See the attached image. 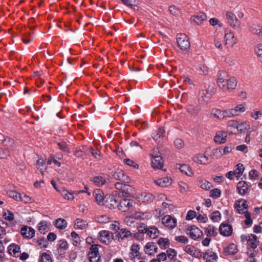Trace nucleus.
<instances>
[{
  "instance_id": "1",
  "label": "nucleus",
  "mask_w": 262,
  "mask_h": 262,
  "mask_svg": "<svg viewBox=\"0 0 262 262\" xmlns=\"http://www.w3.org/2000/svg\"><path fill=\"white\" fill-rule=\"evenodd\" d=\"M217 84L224 92L230 91L234 89L237 85L235 77L230 76L225 71H220L217 74Z\"/></svg>"
},
{
  "instance_id": "2",
  "label": "nucleus",
  "mask_w": 262,
  "mask_h": 262,
  "mask_svg": "<svg viewBox=\"0 0 262 262\" xmlns=\"http://www.w3.org/2000/svg\"><path fill=\"white\" fill-rule=\"evenodd\" d=\"M186 233L190 238L195 241L201 238L203 235L202 231L194 225L189 227L186 230Z\"/></svg>"
},
{
  "instance_id": "3",
  "label": "nucleus",
  "mask_w": 262,
  "mask_h": 262,
  "mask_svg": "<svg viewBox=\"0 0 262 262\" xmlns=\"http://www.w3.org/2000/svg\"><path fill=\"white\" fill-rule=\"evenodd\" d=\"M88 256L90 262H100L98 245H94L91 247Z\"/></svg>"
},
{
  "instance_id": "4",
  "label": "nucleus",
  "mask_w": 262,
  "mask_h": 262,
  "mask_svg": "<svg viewBox=\"0 0 262 262\" xmlns=\"http://www.w3.org/2000/svg\"><path fill=\"white\" fill-rule=\"evenodd\" d=\"M226 18L229 25L235 30H239L241 28V22L237 18L234 14L231 12H227Z\"/></svg>"
},
{
  "instance_id": "5",
  "label": "nucleus",
  "mask_w": 262,
  "mask_h": 262,
  "mask_svg": "<svg viewBox=\"0 0 262 262\" xmlns=\"http://www.w3.org/2000/svg\"><path fill=\"white\" fill-rule=\"evenodd\" d=\"M177 43L179 47L182 50H186L190 47V42L187 37L184 34H179L177 37Z\"/></svg>"
},
{
  "instance_id": "6",
  "label": "nucleus",
  "mask_w": 262,
  "mask_h": 262,
  "mask_svg": "<svg viewBox=\"0 0 262 262\" xmlns=\"http://www.w3.org/2000/svg\"><path fill=\"white\" fill-rule=\"evenodd\" d=\"M113 238V234L108 231L102 230L99 233V239L106 245L109 244Z\"/></svg>"
},
{
  "instance_id": "7",
  "label": "nucleus",
  "mask_w": 262,
  "mask_h": 262,
  "mask_svg": "<svg viewBox=\"0 0 262 262\" xmlns=\"http://www.w3.org/2000/svg\"><path fill=\"white\" fill-rule=\"evenodd\" d=\"M162 223L168 229H173L177 226V221L170 215H165L162 219Z\"/></svg>"
},
{
  "instance_id": "8",
  "label": "nucleus",
  "mask_w": 262,
  "mask_h": 262,
  "mask_svg": "<svg viewBox=\"0 0 262 262\" xmlns=\"http://www.w3.org/2000/svg\"><path fill=\"white\" fill-rule=\"evenodd\" d=\"M246 108L244 104L237 105L234 108L227 110L228 118L239 115L241 113L244 112Z\"/></svg>"
},
{
  "instance_id": "9",
  "label": "nucleus",
  "mask_w": 262,
  "mask_h": 262,
  "mask_svg": "<svg viewBox=\"0 0 262 262\" xmlns=\"http://www.w3.org/2000/svg\"><path fill=\"white\" fill-rule=\"evenodd\" d=\"M203 259L205 262H217L218 256L212 249H208L203 254Z\"/></svg>"
},
{
  "instance_id": "10",
  "label": "nucleus",
  "mask_w": 262,
  "mask_h": 262,
  "mask_svg": "<svg viewBox=\"0 0 262 262\" xmlns=\"http://www.w3.org/2000/svg\"><path fill=\"white\" fill-rule=\"evenodd\" d=\"M151 166L155 169H161L163 167V161L161 156H158L154 152L151 154Z\"/></svg>"
},
{
  "instance_id": "11",
  "label": "nucleus",
  "mask_w": 262,
  "mask_h": 262,
  "mask_svg": "<svg viewBox=\"0 0 262 262\" xmlns=\"http://www.w3.org/2000/svg\"><path fill=\"white\" fill-rule=\"evenodd\" d=\"M220 233L224 236H229L232 233V227L228 223H222L219 228Z\"/></svg>"
},
{
  "instance_id": "12",
  "label": "nucleus",
  "mask_w": 262,
  "mask_h": 262,
  "mask_svg": "<svg viewBox=\"0 0 262 262\" xmlns=\"http://www.w3.org/2000/svg\"><path fill=\"white\" fill-rule=\"evenodd\" d=\"M117 201L113 195L107 194L105 195V199L104 201H103V205L108 208H114L117 205Z\"/></svg>"
},
{
  "instance_id": "13",
  "label": "nucleus",
  "mask_w": 262,
  "mask_h": 262,
  "mask_svg": "<svg viewBox=\"0 0 262 262\" xmlns=\"http://www.w3.org/2000/svg\"><path fill=\"white\" fill-rule=\"evenodd\" d=\"M211 98V93L206 90H202L199 92V100L202 104L206 103Z\"/></svg>"
},
{
  "instance_id": "14",
  "label": "nucleus",
  "mask_w": 262,
  "mask_h": 262,
  "mask_svg": "<svg viewBox=\"0 0 262 262\" xmlns=\"http://www.w3.org/2000/svg\"><path fill=\"white\" fill-rule=\"evenodd\" d=\"M224 39L226 44H228L232 47L236 43V38L233 33L228 30H225Z\"/></svg>"
},
{
  "instance_id": "15",
  "label": "nucleus",
  "mask_w": 262,
  "mask_h": 262,
  "mask_svg": "<svg viewBox=\"0 0 262 262\" xmlns=\"http://www.w3.org/2000/svg\"><path fill=\"white\" fill-rule=\"evenodd\" d=\"M20 232L24 237L30 239L34 236L35 231L32 227L24 226L21 228Z\"/></svg>"
},
{
  "instance_id": "16",
  "label": "nucleus",
  "mask_w": 262,
  "mask_h": 262,
  "mask_svg": "<svg viewBox=\"0 0 262 262\" xmlns=\"http://www.w3.org/2000/svg\"><path fill=\"white\" fill-rule=\"evenodd\" d=\"M249 185L247 182L244 181H239L237 184V190L238 193L241 195H244L248 191Z\"/></svg>"
},
{
  "instance_id": "17",
  "label": "nucleus",
  "mask_w": 262,
  "mask_h": 262,
  "mask_svg": "<svg viewBox=\"0 0 262 262\" xmlns=\"http://www.w3.org/2000/svg\"><path fill=\"white\" fill-rule=\"evenodd\" d=\"M192 160L194 162L200 164L205 165L210 162L209 157L202 154L196 155L193 157Z\"/></svg>"
},
{
  "instance_id": "18",
  "label": "nucleus",
  "mask_w": 262,
  "mask_h": 262,
  "mask_svg": "<svg viewBox=\"0 0 262 262\" xmlns=\"http://www.w3.org/2000/svg\"><path fill=\"white\" fill-rule=\"evenodd\" d=\"M93 195L95 198L96 202L100 205H103V201L105 199V196H104L103 191L99 189H97L94 190Z\"/></svg>"
},
{
  "instance_id": "19",
  "label": "nucleus",
  "mask_w": 262,
  "mask_h": 262,
  "mask_svg": "<svg viewBox=\"0 0 262 262\" xmlns=\"http://www.w3.org/2000/svg\"><path fill=\"white\" fill-rule=\"evenodd\" d=\"M113 177L115 179L125 183H129L130 181L129 178L126 176L123 171L120 169L116 170L114 172Z\"/></svg>"
},
{
  "instance_id": "20",
  "label": "nucleus",
  "mask_w": 262,
  "mask_h": 262,
  "mask_svg": "<svg viewBox=\"0 0 262 262\" xmlns=\"http://www.w3.org/2000/svg\"><path fill=\"white\" fill-rule=\"evenodd\" d=\"M234 207L236 209L237 212L240 213H245L247 211L248 204L245 200L239 201L234 204Z\"/></svg>"
},
{
  "instance_id": "21",
  "label": "nucleus",
  "mask_w": 262,
  "mask_h": 262,
  "mask_svg": "<svg viewBox=\"0 0 262 262\" xmlns=\"http://www.w3.org/2000/svg\"><path fill=\"white\" fill-rule=\"evenodd\" d=\"M212 117L222 119L224 118H228L227 110L222 111L220 110L214 108L212 109L211 112Z\"/></svg>"
},
{
  "instance_id": "22",
  "label": "nucleus",
  "mask_w": 262,
  "mask_h": 262,
  "mask_svg": "<svg viewBox=\"0 0 262 262\" xmlns=\"http://www.w3.org/2000/svg\"><path fill=\"white\" fill-rule=\"evenodd\" d=\"M207 19L206 15L204 13H199L196 15H194L191 17L192 22H194L197 25H201L203 21Z\"/></svg>"
},
{
  "instance_id": "23",
  "label": "nucleus",
  "mask_w": 262,
  "mask_h": 262,
  "mask_svg": "<svg viewBox=\"0 0 262 262\" xmlns=\"http://www.w3.org/2000/svg\"><path fill=\"white\" fill-rule=\"evenodd\" d=\"M204 233L207 236H215L217 234V229L214 226L208 225L204 228Z\"/></svg>"
},
{
  "instance_id": "24",
  "label": "nucleus",
  "mask_w": 262,
  "mask_h": 262,
  "mask_svg": "<svg viewBox=\"0 0 262 262\" xmlns=\"http://www.w3.org/2000/svg\"><path fill=\"white\" fill-rule=\"evenodd\" d=\"M133 217L137 220H148L150 219L152 214L150 212H142L140 211L136 212L132 214Z\"/></svg>"
},
{
  "instance_id": "25",
  "label": "nucleus",
  "mask_w": 262,
  "mask_h": 262,
  "mask_svg": "<svg viewBox=\"0 0 262 262\" xmlns=\"http://www.w3.org/2000/svg\"><path fill=\"white\" fill-rule=\"evenodd\" d=\"M8 252L10 255L18 257L20 255V247L15 244H11L8 247Z\"/></svg>"
},
{
  "instance_id": "26",
  "label": "nucleus",
  "mask_w": 262,
  "mask_h": 262,
  "mask_svg": "<svg viewBox=\"0 0 262 262\" xmlns=\"http://www.w3.org/2000/svg\"><path fill=\"white\" fill-rule=\"evenodd\" d=\"M119 240H123L126 238L132 237V234L131 232L126 228H122L118 232L117 235Z\"/></svg>"
},
{
  "instance_id": "27",
  "label": "nucleus",
  "mask_w": 262,
  "mask_h": 262,
  "mask_svg": "<svg viewBox=\"0 0 262 262\" xmlns=\"http://www.w3.org/2000/svg\"><path fill=\"white\" fill-rule=\"evenodd\" d=\"M134 203V202L133 200L124 199L120 202L119 205L121 209L123 210V211H125L126 209L132 207L133 206Z\"/></svg>"
},
{
  "instance_id": "28",
  "label": "nucleus",
  "mask_w": 262,
  "mask_h": 262,
  "mask_svg": "<svg viewBox=\"0 0 262 262\" xmlns=\"http://www.w3.org/2000/svg\"><path fill=\"white\" fill-rule=\"evenodd\" d=\"M68 248L69 245L65 239H62L59 240L57 249L58 252L60 255L64 254L65 251H66Z\"/></svg>"
},
{
  "instance_id": "29",
  "label": "nucleus",
  "mask_w": 262,
  "mask_h": 262,
  "mask_svg": "<svg viewBox=\"0 0 262 262\" xmlns=\"http://www.w3.org/2000/svg\"><path fill=\"white\" fill-rule=\"evenodd\" d=\"M145 248V253L149 255L154 254L157 252L158 248L154 243H148Z\"/></svg>"
},
{
  "instance_id": "30",
  "label": "nucleus",
  "mask_w": 262,
  "mask_h": 262,
  "mask_svg": "<svg viewBox=\"0 0 262 262\" xmlns=\"http://www.w3.org/2000/svg\"><path fill=\"white\" fill-rule=\"evenodd\" d=\"M227 133L226 132L222 131L217 132L214 137V141L220 143H225L226 141Z\"/></svg>"
},
{
  "instance_id": "31",
  "label": "nucleus",
  "mask_w": 262,
  "mask_h": 262,
  "mask_svg": "<svg viewBox=\"0 0 262 262\" xmlns=\"http://www.w3.org/2000/svg\"><path fill=\"white\" fill-rule=\"evenodd\" d=\"M259 243L257 237L254 234H250L248 235V244L251 248L255 249Z\"/></svg>"
},
{
  "instance_id": "32",
  "label": "nucleus",
  "mask_w": 262,
  "mask_h": 262,
  "mask_svg": "<svg viewBox=\"0 0 262 262\" xmlns=\"http://www.w3.org/2000/svg\"><path fill=\"white\" fill-rule=\"evenodd\" d=\"M171 180L168 177H165L158 180L154 181V183L157 185L162 187H167L170 185L171 183Z\"/></svg>"
},
{
  "instance_id": "33",
  "label": "nucleus",
  "mask_w": 262,
  "mask_h": 262,
  "mask_svg": "<svg viewBox=\"0 0 262 262\" xmlns=\"http://www.w3.org/2000/svg\"><path fill=\"white\" fill-rule=\"evenodd\" d=\"M238 251L237 246L234 244H229L225 249L224 252L227 255H234Z\"/></svg>"
},
{
  "instance_id": "34",
  "label": "nucleus",
  "mask_w": 262,
  "mask_h": 262,
  "mask_svg": "<svg viewBox=\"0 0 262 262\" xmlns=\"http://www.w3.org/2000/svg\"><path fill=\"white\" fill-rule=\"evenodd\" d=\"M4 148L8 150L10 152L14 148V141L11 138L5 139L4 141Z\"/></svg>"
},
{
  "instance_id": "35",
  "label": "nucleus",
  "mask_w": 262,
  "mask_h": 262,
  "mask_svg": "<svg viewBox=\"0 0 262 262\" xmlns=\"http://www.w3.org/2000/svg\"><path fill=\"white\" fill-rule=\"evenodd\" d=\"M54 225L57 228L63 230L67 227V222L64 219L59 218L55 221Z\"/></svg>"
},
{
  "instance_id": "36",
  "label": "nucleus",
  "mask_w": 262,
  "mask_h": 262,
  "mask_svg": "<svg viewBox=\"0 0 262 262\" xmlns=\"http://www.w3.org/2000/svg\"><path fill=\"white\" fill-rule=\"evenodd\" d=\"M250 31L253 34L262 36V27L258 24H254L250 27Z\"/></svg>"
},
{
  "instance_id": "37",
  "label": "nucleus",
  "mask_w": 262,
  "mask_h": 262,
  "mask_svg": "<svg viewBox=\"0 0 262 262\" xmlns=\"http://www.w3.org/2000/svg\"><path fill=\"white\" fill-rule=\"evenodd\" d=\"M237 123L234 120H230L227 123L228 132L230 134H236Z\"/></svg>"
},
{
  "instance_id": "38",
  "label": "nucleus",
  "mask_w": 262,
  "mask_h": 262,
  "mask_svg": "<svg viewBox=\"0 0 262 262\" xmlns=\"http://www.w3.org/2000/svg\"><path fill=\"white\" fill-rule=\"evenodd\" d=\"M38 230L41 234H45L48 230V223L46 221L40 222L37 226Z\"/></svg>"
},
{
  "instance_id": "39",
  "label": "nucleus",
  "mask_w": 262,
  "mask_h": 262,
  "mask_svg": "<svg viewBox=\"0 0 262 262\" xmlns=\"http://www.w3.org/2000/svg\"><path fill=\"white\" fill-rule=\"evenodd\" d=\"M179 169L182 173L188 176H192L193 174L190 167L186 164L180 165Z\"/></svg>"
},
{
  "instance_id": "40",
  "label": "nucleus",
  "mask_w": 262,
  "mask_h": 262,
  "mask_svg": "<svg viewBox=\"0 0 262 262\" xmlns=\"http://www.w3.org/2000/svg\"><path fill=\"white\" fill-rule=\"evenodd\" d=\"M165 134V130L163 128H159L157 130L154 132L152 136L154 140L158 141V140L164 136Z\"/></svg>"
},
{
  "instance_id": "41",
  "label": "nucleus",
  "mask_w": 262,
  "mask_h": 262,
  "mask_svg": "<svg viewBox=\"0 0 262 262\" xmlns=\"http://www.w3.org/2000/svg\"><path fill=\"white\" fill-rule=\"evenodd\" d=\"M92 181L96 186L100 187L106 183V179L102 176H97L93 179Z\"/></svg>"
},
{
  "instance_id": "42",
  "label": "nucleus",
  "mask_w": 262,
  "mask_h": 262,
  "mask_svg": "<svg viewBox=\"0 0 262 262\" xmlns=\"http://www.w3.org/2000/svg\"><path fill=\"white\" fill-rule=\"evenodd\" d=\"M157 244L161 248L166 249L169 247L170 242L168 238L161 237L158 239Z\"/></svg>"
},
{
  "instance_id": "43",
  "label": "nucleus",
  "mask_w": 262,
  "mask_h": 262,
  "mask_svg": "<svg viewBox=\"0 0 262 262\" xmlns=\"http://www.w3.org/2000/svg\"><path fill=\"white\" fill-rule=\"evenodd\" d=\"M155 198L154 196L149 193H143L141 194V199L142 201L144 203H150L152 202Z\"/></svg>"
},
{
  "instance_id": "44",
  "label": "nucleus",
  "mask_w": 262,
  "mask_h": 262,
  "mask_svg": "<svg viewBox=\"0 0 262 262\" xmlns=\"http://www.w3.org/2000/svg\"><path fill=\"white\" fill-rule=\"evenodd\" d=\"M159 231L157 227L151 226L148 228L147 234L152 238H155L158 236Z\"/></svg>"
},
{
  "instance_id": "45",
  "label": "nucleus",
  "mask_w": 262,
  "mask_h": 262,
  "mask_svg": "<svg viewBox=\"0 0 262 262\" xmlns=\"http://www.w3.org/2000/svg\"><path fill=\"white\" fill-rule=\"evenodd\" d=\"M120 192L123 196H128L132 193V188L129 185L124 184Z\"/></svg>"
},
{
  "instance_id": "46",
  "label": "nucleus",
  "mask_w": 262,
  "mask_h": 262,
  "mask_svg": "<svg viewBox=\"0 0 262 262\" xmlns=\"http://www.w3.org/2000/svg\"><path fill=\"white\" fill-rule=\"evenodd\" d=\"M250 128V124L247 122H243L237 124L236 130L237 132L242 133Z\"/></svg>"
},
{
  "instance_id": "47",
  "label": "nucleus",
  "mask_w": 262,
  "mask_h": 262,
  "mask_svg": "<svg viewBox=\"0 0 262 262\" xmlns=\"http://www.w3.org/2000/svg\"><path fill=\"white\" fill-rule=\"evenodd\" d=\"M139 247L138 245L133 244L131 247L132 252L130 253V257L132 259H135L139 253Z\"/></svg>"
},
{
  "instance_id": "48",
  "label": "nucleus",
  "mask_w": 262,
  "mask_h": 262,
  "mask_svg": "<svg viewBox=\"0 0 262 262\" xmlns=\"http://www.w3.org/2000/svg\"><path fill=\"white\" fill-rule=\"evenodd\" d=\"M71 235L73 238V244L75 246L80 245L81 241L79 235L74 231L71 232Z\"/></svg>"
},
{
  "instance_id": "49",
  "label": "nucleus",
  "mask_w": 262,
  "mask_h": 262,
  "mask_svg": "<svg viewBox=\"0 0 262 262\" xmlns=\"http://www.w3.org/2000/svg\"><path fill=\"white\" fill-rule=\"evenodd\" d=\"M199 185L201 188L205 190H209L212 187L211 183L206 180H200Z\"/></svg>"
},
{
  "instance_id": "50",
  "label": "nucleus",
  "mask_w": 262,
  "mask_h": 262,
  "mask_svg": "<svg viewBox=\"0 0 262 262\" xmlns=\"http://www.w3.org/2000/svg\"><path fill=\"white\" fill-rule=\"evenodd\" d=\"M221 190L219 188H214L210 190V196L213 199H217L220 197Z\"/></svg>"
},
{
  "instance_id": "51",
  "label": "nucleus",
  "mask_w": 262,
  "mask_h": 262,
  "mask_svg": "<svg viewBox=\"0 0 262 262\" xmlns=\"http://www.w3.org/2000/svg\"><path fill=\"white\" fill-rule=\"evenodd\" d=\"M123 162L124 164L128 166L133 167L135 169H138L139 168V165L135 163L134 161L129 159H124Z\"/></svg>"
},
{
  "instance_id": "52",
  "label": "nucleus",
  "mask_w": 262,
  "mask_h": 262,
  "mask_svg": "<svg viewBox=\"0 0 262 262\" xmlns=\"http://www.w3.org/2000/svg\"><path fill=\"white\" fill-rule=\"evenodd\" d=\"M210 218L214 222H219L221 220V213L219 211H214L211 214Z\"/></svg>"
},
{
  "instance_id": "53",
  "label": "nucleus",
  "mask_w": 262,
  "mask_h": 262,
  "mask_svg": "<svg viewBox=\"0 0 262 262\" xmlns=\"http://www.w3.org/2000/svg\"><path fill=\"white\" fill-rule=\"evenodd\" d=\"M57 145H58L59 148L66 152H69L70 149L68 147V144L64 141H61L57 142Z\"/></svg>"
},
{
  "instance_id": "54",
  "label": "nucleus",
  "mask_w": 262,
  "mask_h": 262,
  "mask_svg": "<svg viewBox=\"0 0 262 262\" xmlns=\"http://www.w3.org/2000/svg\"><path fill=\"white\" fill-rule=\"evenodd\" d=\"M8 195L15 199L16 201H19L20 198V193L14 190H9L7 192Z\"/></svg>"
},
{
  "instance_id": "55",
  "label": "nucleus",
  "mask_w": 262,
  "mask_h": 262,
  "mask_svg": "<svg viewBox=\"0 0 262 262\" xmlns=\"http://www.w3.org/2000/svg\"><path fill=\"white\" fill-rule=\"evenodd\" d=\"M166 252L167 256L170 260H173L177 255V252L173 249L169 248L167 250Z\"/></svg>"
},
{
  "instance_id": "56",
  "label": "nucleus",
  "mask_w": 262,
  "mask_h": 262,
  "mask_svg": "<svg viewBox=\"0 0 262 262\" xmlns=\"http://www.w3.org/2000/svg\"><path fill=\"white\" fill-rule=\"evenodd\" d=\"M174 239L176 241L182 244H187L189 242L188 238L184 235L177 236L175 237Z\"/></svg>"
},
{
  "instance_id": "57",
  "label": "nucleus",
  "mask_w": 262,
  "mask_h": 262,
  "mask_svg": "<svg viewBox=\"0 0 262 262\" xmlns=\"http://www.w3.org/2000/svg\"><path fill=\"white\" fill-rule=\"evenodd\" d=\"M22 39L23 42L27 45L33 41V37L31 36L30 33H28L23 36Z\"/></svg>"
},
{
  "instance_id": "58",
  "label": "nucleus",
  "mask_w": 262,
  "mask_h": 262,
  "mask_svg": "<svg viewBox=\"0 0 262 262\" xmlns=\"http://www.w3.org/2000/svg\"><path fill=\"white\" fill-rule=\"evenodd\" d=\"M169 10L170 13L173 15L178 16L181 14L180 10L175 6L169 7Z\"/></svg>"
},
{
  "instance_id": "59",
  "label": "nucleus",
  "mask_w": 262,
  "mask_h": 262,
  "mask_svg": "<svg viewBox=\"0 0 262 262\" xmlns=\"http://www.w3.org/2000/svg\"><path fill=\"white\" fill-rule=\"evenodd\" d=\"M179 185L181 193H186L188 191L189 187L186 183L181 182H180Z\"/></svg>"
},
{
  "instance_id": "60",
  "label": "nucleus",
  "mask_w": 262,
  "mask_h": 262,
  "mask_svg": "<svg viewBox=\"0 0 262 262\" xmlns=\"http://www.w3.org/2000/svg\"><path fill=\"white\" fill-rule=\"evenodd\" d=\"M245 217H246V220L245 221V223L247 227H250L252 225L253 221L251 218V214L249 212H245L244 213Z\"/></svg>"
},
{
  "instance_id": "61",
  "label": "nucleus",
  "mask_w": 262,
  "mask_h": 262,
  "mask_svg": "<svg viewBox=\"0 0 262 262\" xmlns=\"http://www.w3.org/2000/svg\"><path fill=\"white\" fill-rule=\"evenodd\" d=\"M40 262H52V259L49 254L43 253L41 256Z\"/></svg>"
},
{
  "instance_id": "62",
  "label": "nucleus",
  "mask_w": 262,
  "mask_h": 262,
  "mask_svg": "<svg viewBox=\"0 0 262 262\" xmlns=\"http://www.w3.org/2000/svg\"><path fill=\"white\" fill-rule=\"evenodd\" d=\"M195 247L193 246L188 245L183 247L184 251L188 254L192 255Z\"/></svg>"
},
{
  "instance_id": "63",
  "label": "nucleus",
  "mask_w": 262,
  "mask_h": 262,
  "mask_svg": "<svg viewBox=\"0 0 262 262\" xmlns=\"http://www.w3.org/2000/svg\"><path fill=\"white\" fill-rule=\"evenodd\" d=\"M233 147L231 144H228L225 147L222 148V152L224 155H227L231 152Z\"/></svg>"
},
{
  "instance_id": "64",
  "label": "nucleus",
  "mask_w": 262,
  "mask_h": 262,
  "mask_svg": "<svg viewBox=\"0 0 262 262\" xmlns=\"http://www.w3.org/2000/svg\"><path fill=\"white\" fill-rule=\"evenodd\" d=\"M255 52L258 56L259 60L262 62V45H258L256 47Z\"/></svg>"
}]
</instances>
